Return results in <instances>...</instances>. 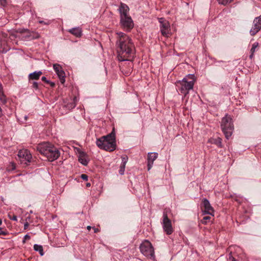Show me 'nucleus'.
Segmentation results:
<instances>
[{"mask_svg": "<svg viewBox=\"0 0 261 261\" xmlns=\"http://www.w3.org/2000/svg\"><path fill=\"white\" fill-rule=\"evenodd\" d=\"M51 144L49 142H43L36 147V149L41 154H42L44 152H45V151H46V150L48 149V147H49Z\"/></svg>", "mask_w": 261, "mask_h": 261, "instance_id": "16", "label": "nucleus"}, {"mask_svg": "<svg viewBox=\"0 0 261 261\" xmlns=\"http://www.w3.org/2000/svg\"><path fill=\"white\" fill-rule=\"evenodd\" d=\"M81 177L82 179L84 180H88V176L86 175V174H82L81 175Z\"/></svg>", "mask_w": 261, "mask_h": 261, "instance_id": "32", "label": "nucleus"}, {"mask_svg": "<svg viewBox=\"0 0 261 261\" xmlns=\"http://www.w3.org/2000/svg\"><path fill=\"white\" fill-rule=\"evenodd\" d=\"M53 68L60 78L61 83L64 84L65 82V73L64 71L62 70V67L59 64H54Z\"/></svg>", "mask_w": 261, "mask_h": 261, "instance_id": "13", "label": "nucleus"}, {"mask_svg": "<svg viewBox=\"0 0 261 261\" xmlns=\"http://www.w3.org/2000/svg\"><path fill=\"white\" fill-rule=\"evenodd\" d=\"M79 161L83 165H87L89 161L87 159V155L84 152H80L79 156Z\"/></svg>", "mask_w": 261, "mask_h": 261, "instance_id": "18", "label": "nucleus"}, {"mask_svg": "<svg viewBox=\"0 0 261 261\" xmlns=\"http://www.w3.org/2000/svg\"><path fill=\"white\" fill-rule=\"evenodd\" d=\"M208 142L211 144H215L219 148H222L223 146L222 143V139L219 137H217L216 138H211L210 139H209Z\"/></svg>", "mask_w": 261, "mask_h": 261, "instance_id": "17", "label": "nucleus"}, {"mask_svg": "<svg viewBox=\"0 0 261 261\" xmlns=\"http://www.w3.org/2000/svg\"><path fill=\"white\" fill-rule=\"evenodd\" d=\"M0 102L2 104H5L7 102V97L4 93L3 86L0 83Z\"/></svg>", "mask_w": 261, "mask_h": 261, "instance_id": "20", "label": "nucleus"}, {"mask_svg": "<svg viewBox=\"0 0 261 261\" xmlns=\"http://www.w3.org/2000/svg\"><path fill=\"white\" fill-rule=\"evenodd\" d=\"M122 162L121 165L125 166L128 161V158L127 156H123L121 158Z\"/></svg>", "mask_w": 261, "mask_h": 261, "instance_id": "27", "label": "nucleus"}, {"mask_svg": "<svg viewBox=\"0 0 261 261\" xmlns=\"http://www.w3.org/2000/svg\"><path fill=\"white\" fill-rule=\"evenodd\" d=\"M39 34L38 33L32 32V33H27V35L25 37L29 40L37 39L39 37Z\"/></svg>", "mask_w": 261, "mask_h": 261, "instance_id": "22", "label": "nucleus"}, {"mask_svg": "<svg viewBox=\"0 0 261 261\" xmlns=\"http://www.w3.org/2000/svg\"><path fill=\"white\" fill-rule=\"evenodd\" d=\"M202 204L204 207V210L203 212V214H209L214 216V209L207 199L204 198L203 199Z\"/></svg>", "mask_w": 261, "mask_h": 261, "instance_id": "12", "label": "nucleus"}, {"mask_svg": "<svg viewBox=\"0 0 261 261\" xmlns=\"http://www.w3.org/2000/svg\"><path fill=\"white\" fill-rule=\"evenodd\" d=\"M30 239V236H29L28 234L25 235L24 237L23 242H24L26 240H28V239Z\"/></svg>", "mask_w": 261, "mask_h": 261, "instance_id": "36", "label": "nucleus"}, {"mask_svg": "<svg viewBox=\"0 0 261 261\" xmlns=\"http://www.w3.org/2000/svg\"><path fill=\"white\" fill-rule=\"evenodd\" d=\"M39 22L40 23H44V24H48V23H46V22H44L43 21H42V20H40V21H39Z\"/></svg>", "mask_w": 261, "mask_h": 261, "instance_id": "41", "label": "nucleus"}, {"mask_svg": "<svg viewBox=\"0 0 261 261\" xmlns=\"http://www.w3.org/2000/svg\"><path fill=\"white\" fill-rule=\"evenodd\" d=\"M9 217L10 219L13 220H16V215H13L12 216H11L10 214L9 215Z\"/></svg>", "mask_w": 261, "mask_h": 261, "instance_id": "33", "label": "nucleus"}, {"mask_svg": "<svg viewBox=\"0 0 261 261\" xmlns=\"http://www.w3.org/2000/svg\"><path fill=\"white\" fill-rule=\"evenodd\" d=\"M87 228L88 230H90L91 228V227L90 226H88Z\"/></svg>", "mask_w": 261, "mask_h": 261, "instance_id": "43", "label": "nucleus"}, {"mask_svg": "<svg viewBox=\"0 0 261 261\" xmlns=\"http://www.w3.org/2000/svg\"><path fill=\"white\" fill-rule=\"evenodd\" d=\"M140 249L141 252L144 256L150 258H153L154 257V249L149 241L147 240L144 241L140 245Z\"/></svg>", "mask_w": 261, "mask_h": 261, "instance_id": "6", "label": "nucleus"}, {"mask_svg": "<svg viewBox=\"0 0 261 261\" xmlns=\"http://www.w3.org/2000/svg\"><path fill=\"white\" fill-rule=\"evenodd\" d=\"M15 165L14 163H12V169H15Z\"/></svg>", "mask_w": 261, "mask_h": 261, "instance_id": "42", "label": "nucleus"}, {"mask_svg": "<svg viewBox=\"0 0 261 261\" xmlns=\"http://www.w3.org/2000/svg\"><path fill=\"white\" fill-rule=\"evenodd\" d=\"M93 229L95 233H96V232L99 231L98 228H95V227H93Z\"/></svg>", "mask_w": 261, "mask_h": 261, "instance_id": "38", "label": "nucleus"}, {"mask_svg": "<svg viewBox=\"0 0 261 261\" xmlns=\"http://www.w3.org/2000/svg\"><path fill=\"white\" fill-rule=\"evenodd\" d=\"M54 85H55V84L53 83H51V86L53 87Z\"/></svg>", "mask_w": 261, "mask_h": 261, "instance_id": "45", "label": "nucleus"}, {"mask_svg": "<svg viewBox=\"0 0 261 261\" xmlns=\"http://www.w3.org/2000/svg\"><path fill=\"white\" fill-rule=\"evenodd\" d=\"M68 32L76 37H80L82 35V30L80 28H72L69 30Z\"/></svg>", "mask_w": 261, "mask_h": 261, "instance_id": "21", "label": "nucleus"}, {"mask_svg": "<svg viewBox=\"0 0 261 261\" xmlns=\"http://www.w3.org/2000/svg\"><path fill=\"white\" fill-rule=\"evenodd\" d=\"M177 86L179 91L186 96L189 92V90L192 89L194 86L193 81H188L187 78H184L182 81L177 82Z\"/></svg>", "mask_w": 261, "mask_h": 261, "instance_id": "5", "label": "nucleus"}, {"mask_svg": "<svg viewBox=\"0 0 261 261\" xmlns=\"http://www.w3.org/2000/svg\"><path fill=\"white\" fill-rule=\"evenodd\" d=\"M194 77H195V76L194 74H188L187 77H186L187 79H190V81H193V82L194 83L195 82V80H194Z\"/></svg>", "mask_w": 261, "mask_h": 261, "instance_id": "30", "label": "nucleus"}, {"mask_svg": "<svg viewBox=\"0 0 261 261\" xmlns=\"http://www.w3.org/2000/svg\"><path fill=\"white\" fill-rule=\"evenodd\" d=\"M41 80H42V81H44V82H45L47 83H49V81H48V80L46 79V77H45V76H43V77H41Z\"/></svg>", "mask_w": 261, "mask_h": 261, "instance_id": "35", "label": "nucleus"}, {"mask_svg": "<svg viewBox=\"0 0 261 261\" xmlns=\"http://www.w3.org/2000/svg\"><path fill=\"white\" fill-rule=\"evenodd\" d=\"M261 29V15L256 17L253 21V25L250 31L251 36L255 35Z\"/></svg>", "mask_w": 261, "mask_h": 261, "instance_id": "11", "label": "nucleus"}, {"mask_svg": "<svg viewBox=\"0 0 261 261\" xmlns=\"http://www.w3.org/2000/svg\"><path fill=\"white\" fill-rule=\"evenodd\" d=\"M34 249L36 251H38L39 252L40 255H41V256L43 255L44 252H43V247L41 245H38V244H35L34 245Z\"/></svg>", "mask_w": 261, "mask_h": 261, "instance_id": "24", "label": "nucleus"}, {"mask_svg": "<svg viewBox=\"0 0 261 261\" xmlns=\"http://www.w3.org/2000/svg\"><path fill=\"white\" fill-rule=\"evenodd\" d=\"M221 127L225 138L228 139L232 135L234 129L232 118L230 116L226 115L222 118Z\"/></svg>", "mask_w": 261, "mask_h": 261, "instance_id": "3", "label": "nucleus"}, {"mask_svg": "<svg viewBox=\"0 0 261 261\" xmlns=\"http://www.w3.org/2000/svg\"><path fill=\"white\" fill-rule=\"evenodd\" d=\"M42 155L46 157L48 161H53L59 157L60 153L58 149L53 145L51 144Z\"/></svg>", "mask_w": 261, "mask_h": 261, "instance_id": "7", "label": "nucleus"}, {"mask_svg": "<svg viewBox=\"0 0 261 261\" xmlns=\"http://www.w3.org/2000/svg\"><path fill=\"white\" fill-rule=\"evenodd\" d=\"M228 259L230 260V261H237L236 259L234 258V257H233L231 255V254H229V258Z\"/></svg>", "mask_w": 261, "mask_h": 261, "instance_id": "34", "label": "nucleus"}, {"mask_svg": "<svg viewBox=\"0 0 261 261\" xmlns=\"http://www.w3.org/2000/svg\"><path fill=\"white\" fill-rule=\"evenodd\" d=\"M2 4H5L6 3V0H0Z\"/></svg>", "mask_w": 261, "mask_h": 261, "instance_id": "40", "label": "nucleus"}, {"mask_svg": "<svg viewBox=\"0 0 261 261\" xmlns=\"http://www.w3.org/2000/svg\"><path fill=\"white\" fill-rule=\"evenodd\" d=\"M158 154L156 152H149L148 153L147 169L150 170L152 168L153 162L157 159Z\"/></svg>", "mask_w": 261, "mask_h": 261, "instance_id": "14", "label": "nucleus"}, {"mask_svg": "<svg viewBox=\"0 0 261 261\" xmlns=\"http://www.w3.org/2000/svg\"><path fill=\"white\" fill-rule=\"evenodd\" d=\"M118 10L120 13V18L129 16L128 12L129 9L126 4L121 3Z\"/></svg>", "mask_w": 261, "mask_h": 261, "instance_id": "15", "label": "nucleus"}, {"mask_svg": "<svg viewBox=\"0 0 261 261\" xmlns=\"http://www.w3.org/2000/svg\"><path fill=\"white\" fill-rule=\"evenodd\" d=\"M211 217L210 216H205L204 217L203 219L201 220V222L202 224H206L207 222V221H209L211 219Z\"/></svg>", "mask_w": 261, "mask_h": 261, "instance_id": "28", "label": "nucleus"}, {"mask_svg": "<svg viewBox=\"0 0 261 261\" xmlns=\"http://www.w3.org/2000/svg\"><path fill=\"white\" fill-rule=\"evenodd\" d=\"M121 26L125 30L129 31L134 27V22L129 15L125 17L120 18Z\"/></svg>", "mask_w": 261, "mask_h": 261, "instance_id": "9", "label": "nucleus"}, {"mask_svg": "<svg viewBox=\"0 0 261 261\" xmlns=\"http://www.w3.org/2000/svg\"><path fill=\"white\" fill-rule=\"evenodd\" d=\"M90 186H91V184L90 183H87L86 184V186L88 187H90Z\"/></svg>", "mask_w": 261, "mask_h": 261, "instance_id": "44", "label": "nucleus"}, {"mask_svg": "<svg viewBox=\"0 0 261 261\" xmlns=\"http://www.w3.org/2000/svg\"><path fill=\"white\" fill-rule=\"evenodd\" d=\"M97 146L100 149L109 151H113L116 149L115 134L114 130L110 134L97 139Z\"/></svg>", "mask_w": 261, "mask_h": 261, "instance_id": "2", "label": "nucleus"}, {"mask_svg": "<svg viewBox=\"0 0 261 261\" xmlns=\"http://www.w3.org/2000/svg\"><path fill=\"white\" fill-rule=\"evenodd\" d=\"M42 74V72L41 71H34V72L31 73L29 75V80H38Z\"/></svg>", "mask_w": 261, "mask_h": 261, "instance_id": "19", "label": "nucleus"}, {"mask_svg": "<svg viewBox=\"0 0 261 261\" xmlns=\"http://www.w3.org/2000/svg\"><path fill=\"white\" fill-rule=\"evenodd\" d=\"M217 1L218 2L219 4L223 5H226L228 3H229L231 2H232L233 0H217Z\"/></svg>", "mask_w": 261, "mask_h": 261, "instance_id": "26", "label": "nucleus"}, {"mask_svg": "<svg viewBox=\"0 0 261 261\" xmlns=\"http://www.w3.org/2000/svg\"><path fill=\"white\" fill-rule=\"evenodd\" d=\"M17 163L20 164L23 167L29 165L32 162V156L30 152L27 149H22L19 150L17 153Z\"/></svg>", "mask_w": 261, "mask_h": 261, "instance_id": "4", "label": "nucleus"}, {"mask_svg": "<svg viewBox=\"0 0 261 261\" xmlns=\"http://www.w3.org/2000/svg\"><path fill=\"white\" fill-rule=\"evenodd\" d=\"M160 23V30L162 34L166 37H168L170 34V24L168 21L163 18L159 19Z\"/></svg>", "mask_w": 261, "mask_h": 261, "instance_id": "10", "label": "nucleus"}, {"mask_svg": "<svg viewBox=\"0 0 261 261\" xmlns=\"http://www.w3.org/2000/svg\"><path fill=\"white\" fill-rule=\"evenodd\" d=\"M6 233L5 231H3L2 229L0 228V235L1 234H5Z\"/></svg>", "mask_w": 261, "mask_h": 261, "instance_id": "39", "label": "nucleus"}, {"mask_svg": "<svg viewBox=\"0 0 261 261\" xmlns=\"http://www.w3.org/2000/svg\"><path fill=\"white\" fill-rule=\"evenodd\" d=\"M163 228L164 231L167 234H171L173 232V228L172 226L171 221L168 218L166 213L164 212L163 213Z\"/></svg>", "mask_w": 261, "mask_h": 261, "instance_id": "8", "label": "nucleus"}, {"mask_svg": "<svg viewBox=\"0 0 261 261\" xmlns=\"http://www.w3.org/2000/svg\"><path fill=\"white\" fill-rule=\"evenodd\" d=\"M125 166L120 165V169L119 170V173L120 175H123L125 171Z\"/></svg>", "mask_w": 261, "mask_h": 261, "instance_id": "29", "label": "nucleus"}, {"mask_svg": "<svg viewBox=\"0 0 261 261\" xmlns=\"http://www.w3.org/2000/svg\"><path fill=\"white\" fill-rule=\"evenodd\" d=\"M116 47L120 61H131L135 54V46L131 38L123 32L116 33Z\"/></svg>", "mask_w": 261, "mask_h": 261, "instance_id": "1", "label": "nucleus"}, {"mask_svg": "<svg viewBox=\"0 0 261 261\" xmlns=\"http://www.w3.org/2000/svg\"><path fill=\"white\" fill-rule=\"evenodd\" d=\"M32 87L34 89H38V83L36 82H33L32 83Z\"/></svg>", "mask_w": 261, "mask_h": 261, "instance_id": "31", "label": "nucleus"}, {"mask_svg": "<svg viewBox=\"0 0 261 261\" xmlns=\"http://www.w3.org/2000/svg\"><path fill=\"white\" fill-rule=\"evenodd\" d=\"M2 220L0 219V225L2 224Z\"/></svg>", "mask_w": 261, "mask_h": 261, "instance_id": "46", "label": "nucleus"}, {"mask_svg": "<svg viewBox=\"0 0 261 261\" xmlns=\"http://www.w3.org/2000/svg\"><path fill=\"white\" fill-rule=\"evenodd\" d=\"M28 226H29L28 222H25L24 224V229H26L28 228Z\"/></svg>", "mask_w": 261, "mask_h": 261, "instance_id": "37", "label": "nucleus"}, {"mask_svg": "<svg viewBox=\"0 0 261 261\" xmlns=\"http://www.w3.org/2000/svg\"><path fill=\"white\" fill-rule=\"evenodd\" d=\"M77 101L76 97H74L72 101L67 104L66 107L69 109H72L76 106V102Z\"/></svg>", "mask_w": 261, "mask_h": 261, "instance_id": "23", "label": "nucleus"}, {"mask_svg": "<svg viewBox=\"0 0 261 261\" xmlns=\"http://www.w3.org/2000/svg\"><path fill=\"white\" fill-rule=\"evenodd\" d=\"M258 46V42H255L252 45V47L251 48L250 51H251V55H250V58L252 59L254 56V53L255 51V50L256 48Z\"/></svg>", "mask_w": 261, "mask_h": 261, "instance_id": "25", "label": "nucleus"}, {"mask_svg": "<svg viewBox=\"0 0 261 261\" xmlns=\"http://www.w3.org/2000/svg\"><path fill=\"white\" fill-rule=\"evenodd\" d=\"M27 118H28V117H27V116H25L24 117L25 120H27Z\"/></svg>", "mask_w": 261, "mask_h": 261, "instance_id": "47", "label": "nucleus"}]
</instances>
